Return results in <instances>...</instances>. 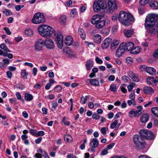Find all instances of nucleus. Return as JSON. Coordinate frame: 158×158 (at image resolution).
Wrapping results in <instances>:
<instances>
[{"label": "nucleus", "instance_id": "nucleus-10", "mask_svg": "<svg viewBox=\"0 0 158 158\" xmlns=\"http://www.w3.org/2000/svg\"><path fill=\"white\" fill-rule=\"evenodd\" d=\"M123 46L126 51H130V53L134 47V44L132 42H127L126 43H122Z\"/></svg>", "mask_w": 158, "mask_h": 158}, {"label": "nucleus", "instance_id": "nucleus-29", "mask_svg": "<svg viewBox=\"0 0 158 158\" xmlns=\"http://www.w3.org/2000/svg\"><path fill=\"white\" fill-rule=\"evenodd\" d=\"M141 49L140 47H134L130 53L133 54H138L141 51Z\"/></svg>", "mask_w": 158, "mask_h": 158}, {"label": "nucleus", "instance_id": "nucleus-20", "mask_svg": "<svg viewBox=\"0 0 158 158\" xmlns=\"http://www.w3.org/2000/svg\"><path fill=\"white\" fill-rule=\"evenodd\" d=\"M2 61L3 63L0 62V68H1L6 67L10 62V60L7 58L3 59Z\"/></svg>", "mask_w": 158, "mask_h": 158}, {"label": "nucleus", "instance_id": "nucleus-51", "mask_svg": "<svg viewBox=\"0 0 158 158\" xmlns=\"http://www.w3.org/2000/svg\"><path fill=\"white\" fill-rule=\"evenodd\" d=\"M25 34L28 35H30L33 34V32L31 29H26L25 31Z\"/></svg>", "mask_w": 158, "mask_h": 158}, {"label": "nucleus", "instance_id": "nucleus-2", "mask_svg": "<svg viewBox=\"0 0 158 158\" xmlns=\"http://www.w3.org/2000/svg\"><path fill=\"white\" fill-rule=\"evenodd\" d=\"M118 20L124 25H126L134 21V18L132 15L123 11L120 12L118 15Z\"/></svg>", "mask_w": 158, "mask_h": 158}, {"label": "nucleus", "instance_id": "nucleus-57", "mask_svg": "<svg viewBox=\"0 0 158 158\" xmlns=\"http://www.w3.org/2000/svg\"><path fill=\"white\" fill-rule=\"evenodd\" d=\"M62 89V87L61 85H58L55 87V90L56 92H59L61 91Z\"/></svg>", "mask_w": 158, "mask_h": 158}, {"label": "nucleus", "instance_id": "nucleus-17", "mask_svg": "<svg viewBox=\"0 0 158 158\" xmlns=\"http://www.w3.org/2000/svg\"><path fill=\"white\" fill-rule=\"evenodd\" d=\"M65 44L68 46H70L72 45L73 43V40L70 36H67L64 40Z\"/></svg>", "mask_w": 158, "mask_h": 158}, {"label": "nucleus", "instance_id": "nucleus-23", "mask_svg": "<svg viewBox=\"0 0 158 158\" xmlns=\"http://www.w3.org/2000/svg\"><path fill=\"white\" fill-rule=\"evenodd\" d=\"M93 65V63L92 61L90 60H87L85 65L86 70L88 71L90 70Z\"/></svg>", "mask_w": 158, "mask_h": 158}, {"label": "nucleus", "instance_id": "nucleus-44", "mask_svg": "<svg viewBox=\"0 0 158 158\" xmlns=\"http://www.w3.org/2000/svg\"><path fill=\"white\" fill-rule=\"evenodd\" d=\"M77 9L76 8L73 9L71 12V16L73 17H74L75 15H77Z\"/></svg>", "mask_w": 158, "mask_h": 158}, {"label": "nucleus", "instance_id": "nucleus-33", "mask_svg": "<svg viewBox=\"0 0 158 158\" xmlns=\"http://www.w3.org/2000/svg\"><path fill=\"white\" fill-rule=\"evenodd\" d=\"M67 21V18L64 15H61L59 19V23L62 24H64Z\"/></svg>", "mask_w": 158, "mask_h": 158}, {"label": "nucleus", "instance_id": "nucleus-11", "mask_svg": "<svg viewBox=\"0 0 158 158\" xmlns=\"http://www.w3.org/2000/svg\"><path fill=\"white\" fill-rule=\"evenodd\" d=\"M123 44L121 43L120 44L116 52L115 56L118 57H120L122 56L126 51L123 47Z\"/></svg>", "mask_w": 158, "mask_h": 158}, {"label": "nucleus", "instance_id": "nucleus-48", "mask_svg": "<svg viewBox=\"0 0 158 158\" xmlns=\"http://www.w3.org/2000/svg\"><path fill=\"white\" fill-rule=\"evenodd\" d=\"M16 95L18 100H21L23 102H24V100L22 98L21 94L19 92H17L16 94Z\"/></svg>", "mask_w": 158, "mask_h": 158}, {"label": "nucleus", "instance_id": "nucleus-52", "mask_svg": "<svg viewBox=\"0 0 158 158\" xmlns=\"http://www.w3.org/2000/svg\"><path fill=\"white\" fill-rule=\"evenodd\" d=\"M15 88L20 90H22L24 88L23 85L21 84H18L15 85Z\"/></svg>", "mask_w": 158, "mask_h": 158}, {"label": "nucleus", "instance_id": "nucleus-31", "mask_svg": "<svg viewBox=\"0 0 158 158\" xmlns=\"http://www.w3.org/2000/svg\"><path fill=\"white\" fill-rule=\"evenodd\" d=\"M94 39L95 42L100 44L101 42V36L99 34H96L94 35Z\"/></svg>", "mask_w": 158, "mask_h": 158}, {"label": "nucleus", "instance_id": "nucleus-12", "mask_svg": "<svg viewBox=\"0 0 158 158\" xmlns=\"http://www.w3.org/2000/svg\"><path fill=\"white\" fill-rule=\"evenodd\" d=\"M44 45L47 48L49 49L54 48V44L53 41L51 39L47 38L44 41Z\"/></svg>", "mask_w": 158, "mask_h": 158}, {"label": "nucleus", "instance_id": "nucleus-42", "mask_svg": "<svg viewBox=\"0 0 158 158\" xmlns=\"http://www.w3.org/2000/svg\"><path fill=\"white\" fill-rule=\"evenodd\" d=\"M110 89L112 91L114 92H116L117 88L115 85L114 84H111L110 86Z\"/></svg>", "mask_w": 158, "mask_h": 158}, {"label": "nucleus", "instance_id": "nucleus-55", "mask_svg": "<svg viewBox=\"0 0 158 158\" xmlns=\"http://www.w3.org/2000/svg\"><path fill=\"white\" fill-rule=\"evenodd\" d=\"M95 61L97 63L99 64H101L103 63L102 60L98 57L95 58Z\"/></svg>", "mask_w": 158, "mask_h": 158}, {"label": "nucleus", "instance_id": "nucleus-36", "mask_svg": "<svg viewBox=\"0 0 158 158\" xmlns=\"http://www.w3.org/2000/svg\"><path fill=\"white\" fill-rule=\"evenodd\" d=\"M152 112L157 117H158V107H153L151 109Z\"/></svg>", "mask_w": 158, "mask_h": 158}, {"label": "nucleus", "instance_id": "nucleus-63", "mask_svg": "<svg viewBox=\"0 0 158 158\" xmlns=\"http://www.w3.org/2000/svg\"><path fill=\"white\" fill-rule=\"evenodd\" d=\"M100 116L96 114V113H94L93 114L92 118L93 119L95 120H97L99 118Z\"/></svg>", "mask_w": 158, "mask_h": 158}, {"label": "nucleus", "instance_id": "nucleus-18", "mask_svg": "<svg viewBox=\"0 0 158 158\" xmlns=\"http://www.w3.org/2000/svg\"><path fill=\"white\" fill-rule=\"evenodd\" d=\"M146 72L152 76L155 75L156 73V69L152 67H148L146 69Z\"/></svg>", "mask_w": 158, "mask_h": 158}, {"label": "nucleus", "instance_id": "nucleus-60", "mask_svg": "<svg viewBox=\"0 0 158 158\" xmlns=\"http://www.w3.org/2000/svg\"><path fill=\"white\" fill-rule=\"evenodd\" d=\"M148 67H147L145 65H141L140 66L139 69L142 72H143L144 71H146V69Z\"/></svg>", "mask_w": 158, "mask_h": 158}, {"label": "nucleus", "instance_id": "nucleus-7", "mask_svg": "<svg viewBox=\"0 0 158 158\" xmlns=\"http://www.w3.org/2000/svg\"><path fill=\"white\" fill-rule=\"evenodd\" d=\"M44 45V41L41 39H39L35 43V49L38 51H40L42 50Z\"/></svg>", "mask_w": 158, "mask_h": 158}, {"label": "nucleus", "instance_id": "nucleus-46", "mask_svg": "<svg viewBox=\"0 0 158 158\" xmlns=\"http://www.w3.org/2000/svg\"><path fill=\"white\" fill-rule=\"evenodd\" d=\"M135 86V84L134 83H131L127 86V88L129 91H131L134 87Z\"/></svg>", "mask_w": 158, "mask_h": 158}, {"label": "nucleus", "instance_id": "nucleus-4", "mask_svg": "<svg viewBox=\"0 0 158 158\" xmlns=\"http://www.w3.org/2000/svg\"><path fill=\"white\" fill-rule=\"evenodd\" d=\"M133 140L134 146L137 148L140 149L144 148L145 143L140 136L137 135H135L133 137Z\"/></svg>", "mask_w": 158, "mask_h": 158}, {"label": "nucleus", "instance_id": "nucleus-13", "mask_svg": "<svg viewBox=\"0 0 158 158\" xmlns=\"http://www.w3.org/2000/svg\"><path fill=\"white\" fill-rule=\"evenodd\" d=\"M112 41V39L110 38L105 39L102 44V48L103 49H106Z\"/></svg>", "mask_w": 158, "mask_h": 158}, {"label": "nucleus", "instance_id": "nucleus-50", "mask_svg": "<svg viewBox=\"0 0 158 158\" xmlns=\"http://www.w3.org/2000/svg\"><path fill=\"white\" fill-rule=\"evenodd\" d=\"M108 130V129L107 127H103L101 128V131L103 135H105L106 131Z\"/></svg>", "mask_w": 158, "mask_h": 158}, {"label": "nucleus", "instance_id": "nucleus-43", "mask_svg": "<svg viewBox=\"0 0 158 158\" xmlns=\"http://www.w3.org/2000/svg\"><path fill=\"white\" fill-rule=\"evenodd\" d=\"M122 80L124 81V82L127 83L130 81V78L126 75H124L122 77Z\"/></svg>", "mask_w": 158, "mask_h": 158}, {"label": "nucleus", "instance_id": "nucleus-1", "mask_svg": "<svg viewBox=\"0 0 158 158\" xmlns=\"http://www.w3.org/2000/svg\"><path fill=\"white\" fill-rule=\"evenodd\" d=\"M39 34L43 37H47L52 35H56L54 29L47 25H42L38 28Z\"/></svg>", "mask_w": 158, "mask_h": 158}, {"label": "nucleus", "instance_id": "nucleus-5", "mask_svg": "<svg viewBox=\"0 0 158 158\" xmlns=\"http://www.w3.org/2000/svg\"><path fill=\"white\" fill-rule=\"evenodd\" d=\"M93 7L94 11L95 12H97L100 11L101 9H105L107 7V5L104 1L99 0L94 2Z\"/></svg>", "mask_w": 158, "mask_h": 158}, {"label": "nucleus", "instance_id": "nucleus-34", "mask_svg": "<svg viewBox=\"0 0 158 158\" xmlns=\"http://www.w3.org/2000/svg\"><path fill=\"white\" fill-rule=\"evenodd\" d=\"M78 31L81 38L83 40H85L86 37V35L84 30L82 28H80L79 29Z\"/></svg>", "mask_w": 158, "mask_h": 158}, {"label": "nucleus", "instance_id": "nucleus-41", "mask_svg": "<svg viewBox=\"0 0 158 158\" xmlns=\"http://www.w3.org/2000/svg\"><path fill=\"white\" fill-rule=\"evenodd\" d=\"M21 75L23 78L26 79L27 78V76L28 75V73H27L25 70H22L21 71Z\"/></svg>", "mask_w": 158, "mask_h": 158}, {"label": "nucleus", "instance_id": "nucleus-9", "mask_svg": "<svg viewBox=\"0 0 158 158\" xmlns=\"http://www.w3.org/2000/svg\"><path fill=\"white\" fill-rule=\"evenodd\" d=\"M63 37L62 35H57L56 38V41L58 47L61 49L63 46Z\"/></svg>", "mask_w": 158, "mask_h": 158}, {"label": "nucleus", "instance_id": "nucleus-26", "mask_svg": "<svg viewBox=\"0 0 158 158\" xmlns=\"http://www.w3.org/2000/svg\"><path fill=\"white\" fill-rule=\"evenodd\" d=\"M98 142L99 141L97 139L94 138L90 142V144L92 147L97 148L98 147L99 144Z\"/></svg>", "mask_w": 158, "mask_h": 158}, {"label": "nucleus", "instance_id": "nucleus-6", "mask_svg": "<svg viewBox=\"0 0 158 158\" xmlns=\"http://www.w3.org/2000/svg\"><path fill=\"white\" fill-rule=\"evenodd\" d=\"M45 20L43 14L40 12L35 13L31 20L32 23L35 24L44 23L45 22Z\"/></svg>", "mask_w": 158, "mask_h": 158}, {"label": "nucleus", "instance_id": "nucleus-22", "mask_svg": "<svg viewBox=\"0 0 158 158\" xmlns=\"http://www.w3.org/2000/svg\"><path fill=\"white\" fill-rule=\"evenodd\" d=\"M143 92L145 93L151 94L154 93V90L151 87L145 86L143 89Z\"/></svg>", "mask_w": 158, "mask_h": 158}, {"label": "nucleus", "instance_id": "nucleus-49", "mask_svg": "<svg viewBox=\"0 0 158 158\" xmlns=\"http://www.w3.org/2000/svg\"><path fill=\"white\" fill-rule=\"evenodd\" d=\"M150 0H140V4L142 6H143L147 4L149 2Z\"/></svg>", "mask_w": 158, "mask_h": 158}, {"label": "nucleus", "instance_id": "nucleus-62", "mask_svg": "<svg viewBox=\"0 0 158 158\" xmlns=\"http://www.w3.org/2000/svg\"><path fill=\"white\" fill-rule=\"evenodd\" d=\"M4 30L5 31L6 33L8 35H10L11 34V32L10 31V30L7 27H5L4 28Z\"/></svg>", "mask_w": 158, "mask_h": 158}, {"label": "nucleus", "instance_id": "nucleus-27", "mask_svg": "<svg viewBox=\"0 0 158 158\" xmlns=\"http://www.w3.org/2000/svg\"><path fill=\"white\" fill-rule=\"evenodd\" d=\"M24 99L27 101H31L33 99V96L31 94L26 93L24 94Z\"/></svg>", "mask_w": 158, "mask_h": 158}, {"label": "nucleus", "instance_id": "nucleus-28", "mask_svg": "<svg viewBox=\"0 0 158 158\" xmlns=\"http://www.w3.org/2000/svg\"><path fill=\"white\" fill-rule=\"evenodd\" d=\"M148 130H142L139 131V136L143 139L146 138Z\"/></svg>", "mask_w": 158, "mask_h": 158}, {"label": "nucleus", "instance_id": "nucleus-54", "mask_svg": "<svg viewBox=\"0 0 158 158\" xmlns=\"http://www.w3.org/2000/svg\"><path fill=\"white\" fill-rule=\"evenodd\" d=\"M37 131L36 130L30 129L29 130L30 133L33 135H35L36 136V134H37Z\"/></svg>", "mask_w": 158, "mask_h": 158}, {"label": "nucleus", "instance_id": "nucleus-38", "mask_svg": "<svg viewBox=\"0 0 158 158\" xmlns=\"http://www.w3.org/2000/svg\"><path fill=\"white\" fill-rule=\"evenodd\" d=\"M64 140L67 142L70 143L72 141V137L69 134L65 135L64 136Z\"/></svg>", "mask_w": 158, "mask_h": 158}, {"label": "nucleus", "instance_id": "nucleus-14", "mask_svg": "<svg viewBox=\"0 0 158 158\" xmlns=\"http://www.w3.org/2000/svg\"><path fill=\"white\" fill-rule=\"evenodd\" d=\"M108 4V8L111 10H113L117 8L115 0H109Z\"/></svg>", "mask_w": 158, "mask_h": 158}, {"label": "nucleus", "instance_id": "nucleus-24", "mask_svg": "<svg viewBox=\"0 0 158 158\" xmlns=\"http://www.w3.org/2000/svg\"><path fill=\"white\" fill-rule=\"evenodd\" d=\"M105 25V22L100 20L95 24V27L97 28L100 29L104 27Z\"/></svg>", "mask_w": 158, "mask_h": 158}, {"label": "nucleus", "instance_id": "nucleus-25", "mask_svg": "<svg viewBox=\"0 0 158 158\" xmlns=\"http://www.w3.org/2000/svg\"><path fill=\"white\" fill-rule=\"evenodd\" d=\"M119 43V40H114L110 45V48L112 50L115 49L117 47Z\"/></svg>", "mask_w": 158, "mask_h": 158}, {"label": "nucleus", "instance_id": "nucleus-53", "mask_svg": "<svg viewBox=\"0 0 158 158\" xmlns=\"http://www.w3.org/2000/svg\"><path fill=\"white\" fill-rule=\"evenodd\" d=\"M45 98L49 100H52L55 98V95L53 94H51L48 96H47L45 97Z\"/></svg>", "mask_w": 158, "mask_h": 158}, {"label": "nucleus", "instance_id": "nucleus-16", "mask_svg": "<svg viewBox=\"0 0 158 158\" xmlns=\"http://www.w3.org/2000/svg\"><path fill=\"white\" fill-rule=\"evenodd\" d=\"M101 19V16L100 15H95L92 17L91 22L93 24L95 25Z\"/></svg>", "mask_w": 158, "mask_h": 158}, {"label": "nucleus", "instance_id": "nucleus-56", "mask_svg": "<svg viewBox=\"0 0 158 158\" xmlns=\"http://www.w3.org/2000/svg\"><path fill=\"white\" fill-rule=\"evenodd\" d=\"M108 149L106 148H105L102 150L101 152V153L100 155L102 156H104L108 153L107 151Z\"/></svg>", "mask_w": 158, "mask_h": 158}, {"label": "nucleus", "instance_id": "nucleus-30", "mask_svg": "<svg viewBox=\"0 0 158 158\" xmlns=\"http://www.w3.org/2000/svg\"><path fill=\"white\" fill-rule=\"evenodd\" d=\"M149 117V116L147 114H143L141 118V122L142 123H146L148 120Z\"/></svg>", "mask_w": 158, "mask_h": 158}, {"label": "nucleus", "instance_id": "nucleus-8", "mask_svg": "<svg viewBox=\"0 0 158 158\" xmlns=\"http://www.w3.org/2000/svg\"><path fill=\"white\" fill-rule=\"evenodd\" d=\"M149 27V31L152 34H155L158 32V19L156 23L148 26Z\"/></svg>", "mask_w": 158, "mask_h": 158}, {"label": "nucleus", "instance_id": "nucleus-58", "mask_svg": "<svg viewBox=\"0 0 158 158\" xmlns=\"http://www.w3.org/2000/svg\"><path fill=\"white\" fill-rule=\"evenodd\" d=\"M52 110H55V109L58 106V104L56 102H53L52 104Z\"/></svg>", "mask_w": 158, "mask_h": 158}, {"label": "nucleus", "instance_id": "nucleus-59", "mask_svg": "<svg viewBox=\"0 0 158 158\" xmlns=\"http://www.w3.org/2000/svg\"><path fill=\"white\" fill-rule=\"evenodd\" d=\"M137 108L138 109V110H136L139 111V114L140 115L141 113V111L143 109V107L141 106H138L137 107Z\"/></svg>", "mask_w": 158, "mask_h": 158}, {"label": "nucleus", "instance_id": "nucleus-21", "mask_svg": "<svg viewBox=\"0 0 158 158\" xmlns=\"http://www.w3.org/2000/svg\"><path fill=\"white\" fill-rule=\"evenodd\" d=\"M87 81L89 82L92 85L94 86H98L99 85L98 81L95 79H88L87 80Z\"/></svg>", "mask_w": 158, "mask_h": 158}, {"label": "nucleus", "instance_id": "nucleus-40", "mask_svg": "<svg viewBox=\"0 0 158 158\" xmlns=\"http://www.w3.org/2000/svg\"><path fill=\"white\" fill-rule=\"evenodd\" d=\"M81 98V100L80 102V103L82 104H84L87 102L89 97L88 96H86L84 97L82 95Z\"/></svg>", "mask_w": 158, "mask_h": 158}, {"label": "nucleus", "instance_id": "nucleus-37", "mask_svg": "<svg viewBox=\"0 0 158 158\" xmlns=\"http://www.w3.org/2000/svg\"><path fill=\"white\" fill-rule=\"evenodd\" d=\"M133 31L131 30H128L125 31L124 34L125 36L127 37H130L133 34Z\"/></svg>", "mask_w": 158, "mask_h": 158}, {"label": "nucleus", "instance_id": "nucleus-64", "mask_svg": "<svg viewBox=\"0 0 158 158\" xmlns=\"http://www.w3.org/2000/svg\"><path fill=\"white\" fill-rule=\"evenodd\" d=\"M131 79L135 82H138L139 81V79L136 75H135Z\"/></svg>", "mask_w": 158, "mask_h": 158}, {"label": "nucleus", "instance_id": "nucleus-35", "mask_svg": "<svg viewBox=\"0 0 158 158\" xmlns=\"http://www.w3.org/2000/svg\"><path fill=\"white\" fill-rule=\"evenodd\" d=\"M153 138V134L151 131L148 130L146 139L148 140H151Z\"/></svg>", "mask_w": 158, "mask_h": 158}, {"label": "nucleus", "instance_id": "nucleus-61", "mask_svg": "<svg viewBox=\"0 0 158 158\" xmlns=\"http://www.w3.org/2000/svg\"><path fill=\"white\" fill-rule=\"evenodd\" d=\"M44 133L43 131H39L37 133L36 137H38L40 136H43L44 135Z\"/></svg>", "mask_w": 158, "mask_h": 158}, {"label": "nucleus", "instance_id": "nucleus-3", "mask_svg": "<svg viewBox=\"0 0 158 158\" xmlns=\"http://www.w3.org/2000/svg\"><path fill=\"white\" fill-rule=\"evenodd\" d=\"M158 19V15L154 14H151L148 15L146 19L144 26L145 27H148L152 24H154L156 23Z\"/></svg>", "mask_w": 158, "mask_h": 158}, {"label": "nucleus", "instance_id": "nucleus-39", "mask_svg": "<svg viewBox=\"0 0 158 158\" xmlns=\"http://www.w3.org/2000/svg\"><path fill=\"white\" fill-rule=\"evenodd\" d=\"M0 48L4 51L10 52L11 51L8 48L6 45L5 44H2L0 45Z\"/></svg>", "mask_w": 158, "mask_h": 158}, {"label": "nucleus", "instance_id": "nucleus-15", "mask_svg": "<svg viewBox=\"0 0 158 158\" xmlns=\"http://www.w3.org/2000/svg\"><path fill=\"white\" fill-rule=\"evenodd\" d=\"M147 84L149 85H153L158 82V78L156 80L153 77H149L146 79Z\"/></svg>", "mask_w": 158, "mask_h": 158}, {"label": "nucleus", "instance_id": "nucleus-47", "mask_svg": "<svg viewBox=\"0 0 158 158\" xmlns=\"http://www.w3.org/2000/svg\"><path fill=\"white\" fill-rule=\"evenodd\" d=\"M3 13L6 16L10 15L12 14V12L9 10L5 9L3 11Z\"/></svg>", "mask_w": 158, "mask_h": 158}, {"label": "nucleus", "instance_id": "nucleus-45", "mask_svg": "<svg viewBox=\"0 0 158 158\" xmlns=\"http://www.w3.org/2000/svg\"><path fill=\"white\" fill-rule=\"evenodd\" d=\"M118 121L117 120H115L114 121L111 123L110 124V127L111 129H114L115 127H116V125H117Z\"/></svg>", "mask_w": 158, "mask_h": 158}, {"label": "nucleus", "instance_id": "nucleus-32", "mask_svg": "<svg viewBox=\"0 0 158 158\" xmlns=\"http://www.w3.org/2000/svg\"><path fill=\"white\" fill-rule=\"evenodd\" d=\"M149 5L153 9H156L158 8V2L157 1H152L150 2Z\"/></svg>", "mask_w": 158, "mask_h": 158}, {"label": "nucleus", "instance_id": "nucleus-19", "mask_svg": "<svg viewBox=\"0 0 158 158\" xmlns=\"http://www.w3.org/2000/svg\"><path fill=\"white\" fill-rule=\"evenodd\" d=\"M139 111L135 110L133 109L131 110L129 113V116L131 118L133 117H138L139 116Z\"/></svg>", "mask_w": 158, "mask_h": 158}]
</instances>
